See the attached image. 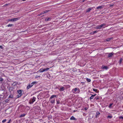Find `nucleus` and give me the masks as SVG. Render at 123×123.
<instances>
[{"label":"nucleus","mask_w":123,"mask_h":123,"mask_svg":"<svg viewBox=\"0 0 123 123\" xmlns=\"http://www.w3.org/2000/svg\"><path fill=\"white\" fill-rule=\"evenodd\" d=\"M72 92L73 93L75 94L80 92V89L76 87L73 89L72 90Z\"/></svg>","instance_id":"obj_1"},{"label":"nucleus","mask_w":123,"mask_h":123,"mask_svg":"<svg viewBox=\"0 0 123 123\" xmlns=\"http://www.w3.org/2000/svg\"><path fill=\"white\" fill-rule=\"evenodd\" d=\"M36 83V82H32L31 84H29L27 87L26 89L28 90L32 87Z\"/></svg>","instance_id":"obj_2"},{"label":"nucleus","mask_w":123,"mask_h":123,"mask_svg":"<svg viewBox=\"0 0 123 123\" xmlns=\"http://www.w3.org/2000/svg\"><path fill=\"white\" fill-rule=\"evenodd\" d=\"M19 19V18H12L9 19V20L11 21H17L18 19Z\"/></svg>","instance_id":"obj_3"},{"label":"nucleus","mask_w":123,"mask_h":123,"mask_svg":"<svg viewBox=\"0 0 123 123\" xmlns=\"http://www.w3.org/2000/svg\"><path fill=\"white\" fill-rule=\"evenodd\" d=\"M19 95H18V97H20L22 95V91L21 90H18L17 91Z\"/></svg>","instance_id":"obj_4"},{"label":"nucleus","mask_w":123,"mask_h":123,"mask_svg":"<svg viewBox=\"0 0 123 123\" xmlns=\"http://www.w3.org/2000/svg\"><path fill=\"white\" fill-rule=\"evenodd\" d=\"M36 98L35 97H33L32 99V101H30L29 102V103L30 104H32L33 103L35 102L36 100Z\"/></svg>","instance_id":"obj_5"},{"label":"nucleus","mask_w":123,"mask_h":123,"mask_svg":"<svg viewBox=\"0 0 123 123\" xmlns=\"http://www.w3.org/2000/svg\"><path fill=\"white\" fill-rule=\"evenodd\" d=\"M106 25L105 24H103L101 25H100V26L101 29L102 28H105L107 26H106Z\"/></svg>","instance_id":"obj_6"},{"label":"nucleus","mask_w":123,"mask_h":123,"mask_svg":"<svg viewBox=\"0 0 123 123\" xmlns=\"http://www.w3.org/2000/svg\"><path fill=\"white\" fill-rule=\"evenodd\" d=\"M65 90L64 87L63 86L61 87L59 89V90L60 91H63Z\"/></svg>","instance_id":"obj_7"},{"label":"nucleus","mask_w":123,"mask_h":123,"mask_svg":"<svg viewBox=\"0 0 123 123\" xmlns=\"http://www.w3.org/2000/svg\"><path fill=\"white\" fill-rule=\"evenodd\" d=\"M113 53H109L108 55V57H109L112 56L113 55Z\"/></svg>","instance_id":"obj_8"},{"label":"nucleus","mask_w":123,"mask_h":123,"mask_svg":"<svg viewBox=\"0 0 123 123\" xmlns=\"http://www.w3.org/2000/svg\"><path fill=\"white\" fill-rule=\"evenodd\" d=\"M51 19V18H46L45 19V20L46 21H50Z\"/></svg>","instance_id":"obj_9"},{"label":"nucleus","mask_w":123,"mask_h":123,"mask_svg":"<svg viewBox=\"0 0 123 123\" xmlns=\"http://www.w3.org/2000/svg\"><path fill=\"white\" fill-rule=\"evenodd\" d=\"M57 96L56 95H53L52 96H51L50 97V100L51 99H52V98H53L56 97Z\"/></svg>","instance_id":"obj_10"},{"label":"nucleus","mask_w":123,"mask_h":123,"mask_svg":"<svg viewBox=\"0 0 123 123\" xmlns=\"http://www.w3.org/2000/svg\"><path fill=\"white\" fill-rule=\"evenodd\" d=\"M49 100L50 101V102L52 104H54L55 103V99H53L52 100V99Z\"/></svg>","instance_id":"obj_11"},{"label":"nucleus","mask_w":123,"mask_h":123,"mask_svg":"<svg viewBox=\"0 0 123 123\" xmlns=\"http://www.w3.org/2000/svg\"><path fill=\"white\" fill-rule=\"evenodd\" d=\"M100 114V113L98 111H97L96 112V115L95 116V117L97 118L98 117V116Z\"/></svg>","instance_id":"obj_12"},{"label":"nucleus","mask_w":123,"mask_h":123,"mask_svg":"<svg viewBox=\"0 0 123 123\" xmlns=\"http://www.w3.org/2000/svg\"><path fill=\"white\" fill-rule=\"evenodd\" d=\"M8 98H11V99H13V95L12 94L10 95L8 97Z\"/></svg>","instance_id":"obj_13"},{"label":"nucleus","mask_w":123,"mask_h":123,"mask_svg":"<svg viewBox=\"0 0 123 123\" xmlns=\"http://www.w3.org/2000/svg\"><path fill=\"white\" fill-rule=\"evenodd\" d=\"M44 72L43 68H41L38 71V72Z\"/></svg>","instance_id":"obj_14"},{"label":"nucleus","mask_w":123,"mask_h":123,"mask_svg":"<svg viewBox=\"0 0 123 123\" xmlns=\"http://www.w3.org/2000/svg\"><path fill=\"white\" fill-rule=\"evenodd\" d=\"M26 115V114H21L19 117H24Z\"/></svg>","instance_id":"obj_15"},{"label":"nucleus","mask_w":123,"mask_h":123,"mask_svg":"<svg viewBox=\"0 0 123 123\" xmlns=\"http://www.w3.org/2000/svg\"><path fill=\"white\" fill-rule=\"evenodd\" d=\"M95 28L96 29H100L101 28L100 27V25L97 26L96 27H95Z\"/></svg>","instance_id":"obj_16"},{"label":"nucleus","mask_w":123,"mask_h":123,"mask_svg":"<svg viewBox=\"0 0 123 123\" xmlns=\"http://www.w3.org/2000/svg\"><path fill=\"white\" fill-rule=\"evenodd\" d=\"M13 89V87H10L9 88L8 90L9 92H11Z\"/></svg>","instance_id":"obj_17"},{"label":"nucleus","mask_w":123,"mask_h":123,"mask_svg":"<svg viewBox=\"0 0 123 123\" xmlns=\"http://www.w3.org/2000/svg\"><path fill=\"white\" fill-rule=\"evenodd\" d=\"M92 9V8H89L88 9H87L86 11V12H89Z\"/></svg>","instance_id":"obj_18"},{"label":"nucleus","mask_w":123,"mask_h":123,"mask_svg":"<svg viewBox=\"0 0 123 123\" xmlns=\"http://www.w3.org/2000/svg\"><path fill=\"white\" fill-rule=\"evenodd\" d=\"M70 120H76V119L73 116H72L70 119Z\"/></svg>","instance_id":"obj_19"},{"label":"nucleus","mask_w":123,"mask_h":123,"mask_svg":"<svg viewBox=\"0 0 123 123\" xmlns=\"http://www.w3.org/2000/svg\"><path fill=\"white\" fill-rule=\"evenodd\" d=\"M49 69V68H47L43 69L44 71H48Z\"/></svg>","instance_id":"obj_20"},{"label":"nucleus","mask_w":123,"mask_h":123,"mask_svg":"<svg viewBox=\"0 0 123 123\" xmlns=\"http://www.w3.org/2000/svg\"><path fill=\"white\" fill-rule=\"evenodd\" d=\"M86 80L88 82H90L91 81V80L89 79L86 78Z\"/></svg>","instance_id":"obj_21"},{"label":"nucleus","mask_w":123,"mask_h":123,"mask_svg":"<svg viewBox=\"0 0 123 123\" xmlns=\"http://www.w3.org/2000/svg\"><path fill=\"white\" fill-rule=\"evenodd\" d=\"M102 7H103V6H99L97 7L96 8L97 9H101Z\"/></svg>","instance_id":"obj_22"},{"label":"nucleus","mask_w":123,"mask_h":123,"mask_svg":"<svg viewBox=\"0 0 123 123\" xmlns=\"http://www.w3.org/2000/svg\"><path fill=\"white\" fill-rule=\"evenodd\" d=\"M103 69H107L108 68V67L106 66H103Z\"/></svg>","instance_id":"obj_23"},{"label":"nucleus","mask_w":123,"mask_h":123,"mask_svg":"<svg viewBox=\"0 0 123 123\" xmlns=\"http://www.w3.org/2000/svg\"><path fill=\"white\" fill-rule=\"evenodd\" d=\"M112 39V38H107L106 39V41H109L110 40Z\"/></svg>","instance_id":"obj_24"},{"label":"nucleus","mask_w":123,"mask_h":123,"mask_svg":"<svg viewBox=\"0 0 123 123\" xmlns=\"http://www.w3.org/2000/svg\"><path fill=\"white\" fill-rule=\"evenodd\" d=\"M49 11V10H45L44 11V13H45L48 12Z\"/></svg>","instance_id":"obj_25"},{"label":"nucleus","mask_w":123,"mask_h":123,"mask_svg":"<svg viewBox=\"0 0 123 123\" xmlns=\"http://www.w3.org/2000/svg\"><path fill=\"white\" fill-rule=\"evenodd\" d=\"M13 25L12 24H9V25H8L7 26L8 27H11L12 26H13Z\"/></svg>","instance_id":"obj_26"},{"label":"nucleus","mask_w":123,"mask_h":123,"mask_svg":"<svg viewBox=\"0 0 123 123\" xmlns=\"http://www.w3.org/2000/svg\"><path fill=\"white\" fill-rule=\"evenodd\" d=\"M113 103H111V104H110L109 105V106H108V107L109 108H111V106L113 105Z\"/></svg>","instance_id":"obj_27"},{"label":"nucleus","mask_w":123,"mask_h":123,"mask_svg":"<svg viewBox=\"0 0 123 123\" xmlns=\"http://www.w3.org/2000/svg\"><path fill=\"white\" fill-rule=\"evenodd\" d=\"M123 60V59L122 58H121L120 60L119 63H121Z\"/></svg>","instance_id":"obj_28"},{"label":"nucleus","mask_w":123,"mask_h":123,"mask_svg":"<svg viewBox=\"0 0 123 123\" xmlns=\"http://www.w3.org/2000/svg\"><path fill=\"white\" fill-rule=\"evenodd\" d=\"M93 91L97 92V89H95L93 88Z\"/></svg>","instance_id":"obj_29"},{"label":"nucleus","mask_w":123,"mask_h":123,"mask_svg":"<svg viewBox=\"0 0 123 123\" xmlns=\"http://www.w3.org/2000/svg\"><path fill=\"white\" fill-rule=\"evenodd\" d=\"M40 76H38V75H36L35 76V78H40Z\"/></svg>","instance_id":"obj_30"},{"label":"nucleus","mask_w":123,"mask_h":123,"mask_svg":"<svg viewBox=\"0 0 123 123\" xmlns=\"http://www.w3.org/2000/svg\"><path fill=\"white\" fill-rule=\"evenodd\" d=\"M66 86L67 88H69L70 87V86L69 85H66Z\"/></svg>","instance_id":"obj_31"},{"label":"nucleus","mask_w":123,"mask_h":123,"mask_svg":"<svg viewBox=\"0 0 123 123\" xmlns=\"http://www.w3.org/2000/svg\"><path fill=\"white\" fill-rule=\"evenodd\" d=\"M108 118H111L112 117V116H108L107 117Z\"/></svg>","instance_id":"obj_32"},{"label":"nucleus","mask_w":123,"mask_h":123,"mask_svg":"<svg viewBox=\"0 0 123 123\" xmlns=\"http://www.w3.org/2000/svg\"><path fill=\"white\" fill-rule=\"evenodd\" d=\"M6 120V119H4L2 121V123H4L5 122Z\"/></svg>","instance_id":"obj_33"},{"label":"nucleus","mask_w":123,"mask_h":123,"mask_svg":"<svg viewBox=\"0 0 123 123\" xmlns=\"http://www.w3.org/2000/svg\"><path fill=\"white\" fill-rule=\"evenodd\" d=\"M93 96H92H92L90 98V100H91L92 99H93Z\"/></svg>","instance_id":"obj_34"},{"label":"nucleus","mask_w":123,"mask_h":123,"mask_svg":"<svg viewBox=\"0 0 123 123\" xmlns=\"http://www.w3.org/2000/svg\"><path fill=\"white\" fill-rule=\"evenodd\" d=\"M119 119H123V117L122 116H120L119 117Z\"/></svg>","instance_id":"obj_35"},{"label":"nucleus","mask_w":123,"mask_h":123,"mask_svg":"<svg viewBox=\"0 0 123 123\" xmlns=\"http://www.w3.org/2000/svg\"><path fill=\"white\" fill-rule=\"evenodd\" d=\"M60 101H59V100L57 101V104H59L60 103Z\"/></svg>","instance_id":"obj_36"},{"label":"nucleus","mask_w":123,"mask_h":123,"mask_svg":"<svg viewBox=\"0 0 123 123\" xmlns=\"http://www.w3.org/2000/svg\"><path fill=\"white\" fill-rule=\"evenodd\" d=\"M91 95H92V96H93V97H94V96H95L96 95V94H95L94 95H92V94H90Z\"/></svg>","instance_id":"obj_37"},{"label":"nucleus","mask_w":123,"mask_h":123,"mask_svg":"<svg viewBox=\"0 0 123 123\" xmlns=\"http://www.w3.org/2000/svg\"><path fill=\"white\" fill-rule=\"evenodd\" d=\"M93 32H94V33H97L98 32V31H93Z\"/></svg>","instance_id":"obj_38"},{"label":"nucleus","mask_w":123,"mask_h":123,"mask_svg":"<svg viewBox=\"0 0 123 123\" xmlns=\"http://www.w3.org/2000/svg\"><path fill=\"white\" fill-rule=\"evenodd\" d=\"M44 11H43V12H41V13H40V14H44Z\"/></svg>","instance_id":"obj_39"},{"label":"nucleus","mask_w":123,"mask_h":123,"mask_svg":"<svg viewBox=\"0 0 123 123\" xmlns=\"http://www.w3.org/2000/svg\"><path fill=\"white\" fill-rule=\"evenodd\" d=\"M3 80V79L2 78H0V81H2Z\"/></svg>","instance_id":"obj_40"},{"label":"nucleus","mask_w":123,"mask_h":123,"mask_svg":"<svg viewBox=\"0 0 123 123\" xmlns=\"http://www.w3.org/2000/svg\"><path fill=\"white\" fill-rule=\"evenodd\" d=\"M114 5V4H112V5H110V7H111L112 6H113Z\"/></svg>","instance_id":"obj_41"},{"label":"nucleus","mask_w":123,"mask_h":123,"mask_svg":"<svg viewBox=\"0 0 123 123\" xmlns=\"http://www.w3.org/2000/svg\"><path fill=\"white\" fill-rule=\"evenodd\" d=\"M91 34H94V32H93V31L91 33Z\"/></svg>","instance_id":"obj_42"},{"label":"nucleus","mask_w":123,"mask_h":123,"mask_svg":"<svg viewBox=\"0 0 123 123\" xmlns=\"http://www.w3.org/2000/svg\"><path fill=\"white\" fill-rule=\"evenodd\" d=\"M0 48L1 49H3V47L1 46H0Z\"/></svg>","instance_id":"obj_43"},{"label":"nucleus","mask_w":123,"mask_h":123,"mask_svg":"<svg viewBox=\"0 0 123 123\" xmlns=\"http://www.w3.org/2000/svg\"><path fill=\"white\" fill-rule=\"evenodd\" d=\"M84 109L85 110H87V108H84Z\"/></svg>","instance_id":"obj_44"},{"label":"nucleus","mask_w":123,"mask_h":123,"mask_svg":"<svg viewBox=\"0 0 123 123\" xmlns=\"http://www.w3.org/2000/svg\"><path fill=\"white\" fill-rule=\"evenodd\" d=\"M10 121H11V120L10 119L9 120V121L7 123H9Z\"/></svg>","instance_id":"obj_45"},{"label":"nucleus","mask_w":123,"mask_h":123,"mask_svg":"<svg viewBox=\"0 0 123 123\" xmlns=\"http://www.w3.org/2000/svg\"><path fill=\"white\" fill-rule=\"evenodd\" d=\"M9 100H7V99H6V100H7V101H8Z\"/></svg>","instance_id":"obj_46"},{"label":"nucleus","mask_w":123,"mask_h":123,"mask_svg":"<svg viewBox=\"0 0 123 123\" xmlns=\"http://www.w3.org/2000/svg\"><path fill=\"white\" fill-rule=\"evenodd\" d=\"M27 107H28L29 108V106H27Z\"/></svg>","instance_id":"obj_47"},{"label":"nucleus","mask_w":123,"mask_h":123,"mask_svg":"<svg viewBox=\"0 0 123 123\" xmlns=\"http://www.w3.org/2000/svg\"><path fill=\"white\" fill-rule=\"evenodd\" d=\"M8 5V4H6L5 5L6 6V5Z\"/></svg>","instance_id":"obj_48"},{"label":"nucleus","mask_w":123,"mask_h":123,"mask_svg":"<svg viewBox=\"0 0 123 123\" xmlns=\"http://www.w3.org/2000/svg\"><path fill=\"white\" fill-rule=\"evenodd\" d=\"M98 99V98H97V99Z\"/></svg>","instance_id":"obj_49"},{"label":"nucleus","mask_w":123,"mask_h":123,"mask_svg":"<svg viewBox=\"0 0 123 123\" xmlns=\"http://www.w3.org/2000/svg\"><path fill=\"white\" fill-rule=\"evenodd\" d=\"M31 123H34L33 122H31Z\"/></svg>","instance_id":"obj_50"},{"label":"nucleus","mask_w":123,"mask_h":123,"mask_svg":"<svg viewBox=\"0 0 123 123\" xmlns=\"http://www.w3.org/2000/svg\"><path fill=\"white\" fill-rule=\"evenodd\" d=\"M82 83H83V82H81Z\"/></svg>","instance_id":"obj_51"},{"label":"nucleus","mask_w":123,"mask_h":123,"mask_svg":"<svg viewBox=\"0 0 123 123\" xmlns=\"http://www.w3.org/2000/svg\"><path fill=\"white\" fill-rule=\"evenodd\" d=\"M82 83H83V82H81Z\"/></svg>","instance_id":"obj_52"}]
</instances>
